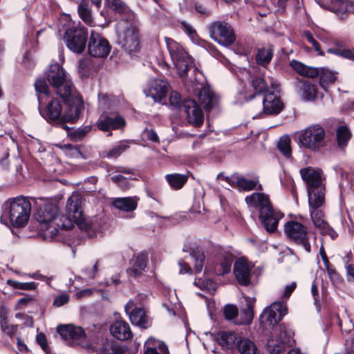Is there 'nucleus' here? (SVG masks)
<instances>
[{"mask_svg": "<svg viewBox=\"0 0 354 354\" xmlns=\"http://www.w3.org/2000/svg\"><path fill=\"white\" fill-rule=\"evenodd\" d=\"M30 212L31 204L27 198L19 196L10 202L9 218L15 227L24 226L28 221Z\"/></svg>", "mask_w": 354, "mask_h": 354, "instance_id": "nucleus-10", "label": "nucleus"}, {"mask_svg": "<svg viewBox=\"0 0 354 354\" xmlns=\"http://www.w3.org/2000/svg\"><path fill=\"white\" fill-rule=\"evenodd\" d=\"M169 84L161 79L151 80L144 89L146 96L151 97L154 102H159L166 97Z\"/></svg>", "mask_w": 354, "mask_h": 354, "instance_id": "nucleus-20", "label": "nucleus"}, {"mask_svg": "<svg viewBox=\"0 0 354 354\" xmlns=\"http://www.w3.org/2000/svg\"><path fill=\"white\" fill-rule=\"evenodd\" d=\"M36 288V284L34 282L22 283L20 282L19 290H34Z\"/></svg>", "mask_w": 354, "mask_h": 354, "instance_id": "nucleus-62", "label": "nucleus"}, {"mask_svg": "<svg viewBox=\"0 0 354 354\" xmlns=\"http://www.w3.org/2000/svg\"><path fill=\"white\" fill-rule=\"evenodd\" d=\"M273 56V46H268L258 50L256 55L257 62L259 64L265 66L270 63Z\"/></svg>", "mask_w": 354, "mask_h": 354, "instance_id": "nucleus-37", "label": "nucleus"}, {"mask_svg": "<svg viewBox=\"0 0 354 354\" xmlns=\"http://www.w3.org/2000/svg\"><path fill=\"white\" fill-rule=\"evenodd\" d=\"M297 87L301 90V97L305 101H315L318 96L317 86L307 81L299 80Z\"/></svg>", "mask_w": 354, "mask_h": 354, "instance_id": "nucleus-30", "label": "nucleus"}, {"mask_svg": "<svg viewBox=\"0 0 354 354\" xmlns=\"http://www.w3.org/2000/svg\"><path fill=\"white\" fill-rule=\"evenodd\" d=\"M98 262L96 261L91 268H86L83 270L85 277L88 279H93L97 272Z\"/></svg>", "mask_w": 354, "mask_h": 354, "instance_id": "nucleus-52", "label": "nucleus"}, {"mask_svg": "<svg viewBox=\"0 0 354 354\" xmlns=\"http://www.w3.org/2000/svg\"><path fill=\"white\" fill-rule=\"evenodd\" d=\"M325 131L319 124L311 125L299 134V144L302 147L313 151L319 150L325 145Z\"/></svg>", "mask_w": 354, "mask_h": 354, "instance_id": "nucleus-9", "label": "nucleus"}, {"mask_svg": "<svg viewBox=\"0 0 354 354\" xmlns=\"http://www.w3.org/2000/svg\"><path fill=\"white\" fill-rule=\"evenodd\" d=\"M181 26L184 32L192 39H194L197 36L196 30L192 25L185 21H181Z\"/></svg>", "mask_w": 354, "mask_h": 354, "instance_id": "nucleus-50", "label": "nucleus"}, {"mask_svg": "<svg viewBox=\"0 0 354 354\" xmlns=\"http://www.w3.org/2000/svg\"><path fill=\"white\" fill-rule=\"evenodd\" d=\"M66 148L68 150V154L74 158H79L82 156V153L79 148L76 146H72L71 145H66Z\"/></svg>", "mask_w": 354, "mask_h": 354, "instance_id": "nucleus-55", "label": "nucleus"}, {"mask_svg": "<svg viewBox=\"0 0 354 354\" xmlns=\"http://www.w3.org/2000/svg\"><path fill=\"white\" fill-rule=\"evenodd\" d=\"M244 299L246 303L245 307L241 309L238 319L234 321V323L236 325L250 324L254 317V299L249 297H245Z\"/></svg>", "mask_w": 354, "mask_h": 354, "instance_id": "nucleus-27", "label": "nucleus"}, {"mask_svg": "<svg viewBox=\"0 0 354 354\" xmlns=\"http://www.w3.org/2000/svg\"><path fill=\"white\" fill-rule=\"evenodd\" d=\"M290 66L301 76L309 78L319 77V84L324 90L337 80L335 73L327 68L308 66L295 59L290 62Z\"/></svg>", "mask_w": 354, "mask_h": 354, "instance_id": "nucleus-7", "label": "nucleus"}, {"mask_svg": "<svg viewBox=\"0 0 354 354\" xmlns=\"http://www.w3.org/2000/svg\"><path fill=\"white\" fill-rule=\"evenodd\" d=\"M78 14L80 18L88 25H91L93 19L91 11L88 8L87 4L81 3L78 6Z\"/></svg>", "mask_w": 354, "mask_h": 354, "instance_id": "nucleus-42", "label": "nucleus"}, {"mask_svg": "<svg viewBox=\"0 0 354 354\" xmlns=\"http://www.w3.org/2000/svg\"><path fill=\"white\" fill-rule=\"evenodd\" d=\"M328 52L354 61V49L329 48Z\"/></svg>", "mask_w": 354, "mask_h": 354, "instance_id": "nucleus-44", "label": "nucleus"}, {"mask_svg": "<svg viewBox=\"0 0 354 354\" xmlns=\"http://www.w3.org/2000/svg\"><path fill=\"white\" fill-rule=\"evenodd\" d=\"M166 178L170 185L174 189H177V175L176 174H167Z\"/></svg>", "mask_w": 354, "mask_h": 354, "instance_id": "nucleus-58", "label": "nucleus"}, {"mask_svg": "<svg viewBox=\"0 0 354 354\" xmlns=\"http://www.w3.org/2000/svg\"><path fill=\"white\" fill-rule=\"evenodd\" d=\"M147 262V255L145 254H138L132 265L131 268L129 270V274L133 277H138L145 271Z\"/></svg>", "mask_w": 354, "mask_h": 354, "instance_id": "nucleus-35", "label": "nucleus"}, {"mask_svg": "<svg viewBox=\"0 0 354 354\" xmlns=\"http://www.w3.org/2000/svg\"><path fill=\"white\" fill-rule=\"evenodd\" d=\"M287 312L288 308L285 302L275 301L263 310L260 319L265 325L274 326L287 314Z\"/></svg>", "mask_w": 354, "mask_h": 354, "instance_id": "nucleus-18", "label": "nucleus"}, {"mask_svg": "<svg viewBox=\"0 0 354 354\" xmlns=\"http://www.w3.org/2000/svg\"><path fill=\"white\" fill-rule=\"evenodd\" d=\"M36 339H37V342H38V344L42 348V349L44 351L47 352L48 345H47V343H46V338L44 334L39 333L37 335Z\"/></svg>", "mask_w": 354, "mask_h": 354, "instance_id": "nucleus-56", "label": "nucleus"}, {"mask_svg": "<svg viewBox=\"0 0 354 354\" xmlns=\"http://www.w3.org/2000/svg\"><path fill=\"white\" fill-rule=\"evenodd\" d=\"M167 46L169 53L170 59L173 64V68H176L177 66V51L176 48V42L170 38H165ZM155 62L159 66L162 70V73L165 75L171 73L172 67L165 59V57L162 54H159L156 57Z\"/></svg>", "mask_w": 354, "mask_h": 354, "instance_id": "nucleus-22", "label": "nucleus"}, {"mask_svg": "<svg viewBox=\"0 0 354 354\" xmlns=\"http://www.w3.org/2000/svg\"><path fill=\"white\" fill-rule=\"evenodd\" d=\"M300 174L307 185L308 201L315 204L316 198L319 201L321 197H325L326 188L320 169L308 167L301 169Z\"/></svg>", "mask_w": 354, "mask_h": 354, "instance_id": "nucleus-6", "label": "nucleus"}, {"mask_svg": "<svg viewBox=\"0 0 354 354\" xmlns=\"http://www.w3.org/2000/svg\"><path fill=\"white\" fill-rule=\"evenodd\" d=\"M292 332L285 326H279L274 335L268 340L267 350L270 354H279L288 346H291Z\"/></svg>", "mask_w": 354, "mask_h": 354, "instance_id": "nucleus-15", "label": "nucleus"}, {"mask_svg": "<svg viewBox=\"0 0 354 354\" xmlns=\"http://www.w3.org/2000/svg\"><path fill=\"white\" fill-rule=\"evenodd\" d=\"M89 68V62L88 59H83L79 61L78 71L81 75L84 76L87 75Z\"/></svg>", "mask_w": 354, "mask_h": 354, "instance_id": "nucleus-54", "label": "nucleus"}, {"mask_svg": "<svg viewBox=\"0 0 354 354\" xmlns=\"http://www.w3.org/2000/svg\"><path fill=\"white\" fill-rule=\"evenodd\" d=\"M88 53L93 57L104 58L111 50L109 41L93 30L90 32L87 47Z\"/></svg>", "mask_w": 354, "mask_h": 354, "instance_id": "nucleus-17", "label": "nucleus"}, {"mask_svg": "<svg viewBox=\"0 0 354 354\" xmlns=\"http://www.w3.org/2000/svg\"><path fill=\"white\" fill-rule=\"evenodd\" d=\"M68 104V109L62 114V108L57 100H53L44 109H40L41 116L49 123L61 127L68 131L66 122H74L80 117L84 109L83 101L79 95L69 97V100H64Z\"/></svg>", "mask_w": 354, "mask_h": 354, "instance_id": "nucleus-3", "label": "nucleus"}, {"mask_svg": "<svg viewBox=\"0 0 354 354\" xmlns=\"http://www.w3.org/2000/svg\"><path fill=\"white\" fill-rule=\"evenodd\" d=\"M133 301H129L124 307L125 312L128 314L131 323L143 328L149 327L151 322L145 310L142 308H133Z\"/></svg>", "mask_w": 354, "mask_h": 354, "instance_id": "nucleus-21", "label": "nucleus"}, {"mask_svg": "<svg viewBox=\"0 0 354 354\" xmlns=\"http://www.w3.org/2000/svg\"><path fill=\"white\" fill-rule=\"evenodd\" d=\"M57 331L64 339L69 342L68 344H80L85 339L84 330L72 324L59 326Z\"/></svg>", "mask_w": 354, "mask_h": 354, "instance_id": "nucleus-23", "label": "nucleus"}, {"mask_svg": "<svg viewBox=\"0 0 354 354\" xmlns=\"http://www.w3.org/2000/svg\"><path fill=\"white\" fill-rule=\"evenodd\" d=\"M129 147V142L127 140L121 141L115 145L111 149L106 152L104 157L108 158H118L120 154Z\"/></svg>", "mask_w": 354, "mask_h": 354, "instance_id": "nucleus-40", "label": "nucleus"}, {"mask_svg": "<svg viewBox=\"0 0 354 354\" xmlns=\"http://www.w3.org/2000/svg\"><path fill=\"white\" fill-rule=\"evenodd\" d=\"M46 77L48 82L56 90L57 95L64 100H69L70 96L78 95L73 89L71 80L67 77L65 71L59 64L50 65L46 73Z\"/></svg>", "mask_w": 354, "mask_h": 354, "instance_id": "nucleus-5", "label": "nucleus"}, {"mask_svg": "<svg viewBox=\"0 0 354 354\" xmlns=\"http://www.w3.org/2000/svg\"><path fill=\"white\" fill-rule=\"evenodd\" d=\"M117 41L129 53L137 52L140 49V40L138 29L128 21H120L117 24Z\"/></svg>", "mask_w": 354, "mask_h": 354, "instance_id": "nucleus-8", "label": "nucleus"}, {"mask_svg": "<svg viewBox=\"0 0 354 354\" xmlns=\"http://www.w3.org/2000/svg\"><path fill=\"white\" fill-rule=\"evenodd\" d=\"M178 265L180 267V273H190L192 272V268L187 263L180 262Z\"/></svg>", "mask_w": 354, "mask_h": 354, "instance_id": "nucleus-63", "label": "nucleus"}, {"mask_svg": "<svg viewBox=\"0 0 354 354\" xmlns=\"http://www.w3.org/2000/svg\"><path fill=\"white\" fill-rule=\"evenodd\" d=\"M35 87L37 93L47 95L49 93L48 86L44 79H38L35 83Z\"/></svg>", "mask_w": 354, "mask_h": 354, "instance_id": "nucleus-48", "label": "nucleus"}, {"mask_svg": "<svg viewBox=\"0 0 354 354\" xmlns=\"http://www.w3.org/2000/svg\"><path fill=\"white\" fill-rule=\"evenodd\" d=\"M237 346L241 354H259L254 343L248 339L239 340Z\"/></svg>", "mask_w": 354, "mask_h": 354, "instance_id": "nucleus-38", "label": "nucleus"}, {"mask_svg": "<svg viewBox=\"0 0 354 354\" xmlns=\"http://www.w3.org/2000/svg\"><path fill=\"white\" fill-rule=\"evenodd\" d=\"M263 111L267 114L278 113L282 109V104L278 96L273 93H266L263 100Z\"/></svg>", "mask_w": 354, "mask_h": 354, "instance_id": "nucleus-29", "label": "nucleus"}, {"mask_svg": "<svg viewBox=\"0 0 354 354\" xmlns=\"http://www.w3.org/2000/svg\"><path fill=\"white\" fill-rule=\"evenodd\" d=\"M110 332L119 340H127L133 336L129 324L124 320L115 321L110 326Z\"/></svg>", "mask_w": 354, "mask_h": 354, "instance_id": "nucleus-26", "label": "nucleus"}, {"mask_svg": "<svg viewBox=\"0 0 354 354\" xmlns=\"http://www.w3.org/2000/svg\"><path fill=\"white\" fill-rule=\"evenodd\" d=\"M245 201L248 206L259 209V218L268 232H273L277 230L279 221L283 214L273 209L268 195L252 193L245 198Z\"/></svg>", "mask_w": 354, "mask_h": 354, "instance_id": "nucleus-4", "label": "nucleus"}, {"mask_svg": "<svg viewBox=\"0 0 354 354\" xmlns=\"http://www.w3.org/2000/svg\"><path fill=\"white\" fill-rule=\"evenodd\" d=\"M145 354H169L167 346L153 337H149L145 343Z\"/></svg>", "mask_w": 354, "mask_h": 354, "instance_id": "nucleus-31", "label": "nucleus"}, {"mask_svg": "<svg viewBox=\"0 0 354 354\" xmlns=\"http://www.w3.org/2000/svg\"><path fill=\"white\" fill-rule=\"evenodd\" d=\"M81 198L77 194L72 195L67 201V215H59L58 208L48 204L37 210L36 220L41 224V230L46 232V235L54 237L59 229L70 230L74 224L77 225L82 230L86 231L90 228L89 223L83 217L80 208Z\"/></svg>", "mask_w": 354, "mask_h": 354, "instance_id": "nucleus-1", "label": "nucleus"}, {"mask_svg": "<svg viewBox=\"0 0 354 354\" xmlns=\"http://www.w3.org/2000/svg\"><path fill=\"white\" fill-rule=\"evenodd\" d=\"M209 37L219 45L229 47L236 41V35L232 26L224 21H216L208 26Z\"/></svg>", "mask_w": 354, "mask_h": 354, "instance_id": "nucleus-11", "label": "nucleus"}, {"mask_svg": "<svg viewBox=\"0 0 354 354\" xmlns=\"http://www.w3.org/2000/svg\"><path fill=\"white\" fill-rule=\"evenodd\" d=\"M238 339L236 333L226 331L220 332L217 336L218 344L227 348H232L238 343Z\"/></svg>", "mask_w": 354, "mask_h": 354, "instance_id": "nucleus-36", "label": "nucleus"}, {"mask_svg": "<svg viewBox=\"0 0 354 354\" xmlns=\"http://www.w3.org/2000/svg\"><path fill=\"white\" fill-rule=\"evenodd\" d=\"M124 125V119L118 115L106 116L97 123L98 128L102 131L120 129Z\"/></svg>", "mask_w": 354, "mask_h": 354, "instance_id": "nucleus-28", "label": "nucleus"}, {"mask_svg": "<svg viewBox=\"0 0 354 354\" xmlns=\"http://www.w3.org/2000/svg\"><path fill=\"white\" fill-rule=\"evenodd\" d=\"M234 273L240 285L247 286L250 283V268L244 259L241 258L235 261Z\"/></svg>", "mask_w": 354, "mask_h": 354, "instance_id": "nucleus-25", "label": "nucleus"}, {"mask_svg": "<svg viewBox=\"0 0 354 354\" xmlns=\"http://www.w3.org/2000/svg\"><path fill=\"white\" fill-rule=\"evenodd\" d=\"M251 85L253 87L255 93L258 94L266 91L268 87L264 77L261 76L254 77L251 81Z\"/></svg>", "mask_w": 354, "mask_h": 354, "instance_id": "nucleus-43", "label": "nucleus"}, {"mask_svg": "<svg viewBox=\"0 0 354 354\" xmlns=\"http://www.w3.org/2000/svg\"><path fill=\"white\" fill-rule=\"evenodd\" d=\"M90 130L91 127L89 126H86L82 129H78L71 132L69 135L73 140L77 141L82 139Z\"/></svg>", "mask_w": 354, "mask_h": 354, "instance_id": "nucleus-49", "label": "nucleus"}, {"mask_svg": "<svg viewBox=\"0 0 354 354\" xmlns=\"http://www.w3.org/2000/svg\"><path fill=\"white\" fill-rule=\"evenodd\" d=\"M278 149L286 158L291 156L290 139L288 136L281 137L278 142Z\"/></svg>", "mask_w": 354, "mask_h": 354, "instance_id": "nucleus-41", "label": "nucleus"}, {"mask_svg": "<svg viewBox=\"0 0 354 354\" xmlns=\"http://www.w3.org/2000/svg\"><path fill=\"white\" fill-rule=\"evenodd\" d=\"M69 301V296L68 294H62L57 296L53 301V305L57 307H60L68 303Z\"/></svg>", "mask_w": 354, "mask_h": 354, "instance_id": "nucleus-53", "label": "nucleus"}, {"mask_svg": "<svg viewBox=\"0 0 354 354\" xmlns=\"http://www.w3.org/2000/svg\"><path fill=\"white\" fill-rule=\"evenodd\" d=\"M320 254L322 256V261L324 263V266L326 267V269L328 270V272H330V262L328 261V259L325 253L324 249L323 247H322L319 250Z\"/></svg>", "mask_w": 354, "mask_h": 354, "instance_id": "nucleus-60", "label": "nucleus"}, {"mask_svg": "<svg viewBox=\"0 0 354 354\" xmlns=\"http://www.w3.org/2000/svg\"><path fill=\"white\" fill-rule=\"evenodd\" d=\"M322 8L335 12L341 19L346 13L354 12V1L347 0H315Z\"/></svg>", "mask_w": 354, "mask_h": 354, "instance_id": "nucleus-19", "label": "nucleus"}, {"mask_svg": "<svg viewBox=\"0 0 354 354\" xmlns=\"http://www.w3.org/2000/svg\"><path fill=\"white\" fill-rule=\"evenodd\" d=\"M225 317L228 320L234 321L238 319V308L234 305H226L224 308Z\"/></svg>", "mask_w": 354, "mask_h": 354, "instance_id": "nucleus-46", "label": "nucleus"}, {"mask_svg": "<svg viewBox=\"0 0 354 354\" xmlns=\"http://www.w3.org/2000/svg\"><path fill=\"white\" fill-rule=\"evenodd\" d=\"M284 232L289 239L301 246L306 252H311L308 232L302 224L297 221H288L284 225Z\"/></svg>", "mask_w": 354, "mask_h": 354, "instance_id": "nucleus-13", "label": "nucleus"}, {"mask_svg": "<svg viewBox=\"0 0 354 354\" xmlns=\"http://www.w3.org/2000/svg\"><path fill=\"white\" fill-rule=\"evenodd\" d=\"M297 286V283L295 282H292L290 284L286 286L282 297L284 298H288L292 294V292L295 290Z\"/></svg>", "mask_w": 354, "mask_h": 354, "instance_id": "nucleus-57", "label": "nucleus"}, {"mask_svg": "<svg viewBox=\"0 0 354 354\" xmlns=\"http://www.w3.org/2000/svg\"><path fill=\"white\" fill-rule=\"evenodd\" d=\"M107 6L113 10L118 12H125L128 8L121 0H109L106 1Z\"/></svg>", "mask_w": 354, "mask_h": 354, "instance_id": "nucleus-45", "label": "nucleus"}, {"mask_svg": "<svg viewBox=\"0 0 354 354\" xmlns=\"http://www.w3.org/2000/svg\"><path fill=\"white\" fill-rule=\"evenodd\" d=\"M311 294L314 299V304L316 306V308L318 311L321 310V302H320V296L319 295L317 286L315 283H313L311 286Z\"/></svg>", "mask_w": 354, "mask_h": 354, "instance_id": "nucleus-51", "label": "nucleus"}, {"mask_svg": "<svg viewBox=\"0 0 354 354\" xmlns=\"http://www.w3.org/2000/svg\"><path fill=\"white\" fill-rule=\"evenodd\" d=\"M258 184L259 180L257 179L249 180L241 176L236 177L237 189L240 192H249L254 189L263 190L262 185Z\"/></svg>", "mask_w": 354, "mask_h": 354, "instance_id": "nucleus-34", "label": "nucleus"}, {"mask_svg": "<svg viewBox=\"0 0 354 354\" xmlns=\"http://www.w3.org/2000/svg\"><path fill=\"white\" fill-rule=\"evenodd\" d=\"M112 204L116 209L123 212H132L137 207V201L132 197L113 198Z\"/></svg>", "mask_w": 354, "mask_h": 354, "instance_id": "nucleus-32", "label": "nucleus"}, {"mask_svg": "<svg viewBox=\"0 0 354 354\" xmlns=\"http://www.w3.org/2000/svg\"><path fill=\"white\" fill-rule=\"evenodd\" d=\"M86 29L84 27H78L68 29L65 32L64 39L68 49L80 54L86 47Z\"/></svg>", "mask_w": 354, "mask_h": 354, "instance_id": "nucleus-16", "label": "nucleus"}, {"mask_svg": "<svg viewBox=\"0 0 354 354\" xmlns=\"http://www.w3.org/2000/svg\"><path fill=\"white\" fill-rule=\"evenodd\" d=\"M232 261L233 258L231 254L224 256L216 266V274L224 275L230 272Z\"/></svg>", "mask_w": 354, "mask_h": 354, "instance_id": "nucleus-39", "label": "nucleus"}, {"mask_svg": "<svg viewBox=\"0 0 354 354\" xmlns=\"http://www.w3.org/2000/svg\"><path fill=\"white\" fill-rule=\"evenodd\" d=\"M200 72L189 56L178 57V78L183 83L181 93H197L198 102L206 111L212 110L218 103V97L211 87L198 80Z\"/></svg>", "mask_w": 354, "mask_h": 354, "instance_id": "nucleus-2", "label": "nucleus"}, {"mask_svg": "<svg viewBox=\"0 0 354 354\" xmlns=\"http://www.w3.org/2000/svg\"><path fill=\"white\" fill-rule=\"evenodd\" d=\"M346 268L348 274V280L351 281L354 279V267L351 265H347Z\"/></svg>", "mask_w": 354, "mask_h": 354, "instance_id": "nucleus-64", "label": "nucleus"}, {"mask_svg": "<svg viewBox=\"0 0 354 354\" xmlns=\"http://www.w3.org/2000/svg\"><path fill=\"white\" fill-rule=\"evenodd\" d=\"M178 108L184 111L187 122L193 127H201L204 122V113L198 104L193 99H182L178 93Z\"/></svg>", "mask_w": 354, "mask_h": 354, "instance_id": "nucleus-14", "label": "nucleus"}, {"mask_svg": "<svg viewBox=\"0 0 354 354\" xmlns=\"http://www.w3.org/2000/svg\"><path fill=\"white\" fill-rule=\"evenodd\" d=\"M352 137V133L346 124H341L336 129V140L337 147L345 149Z\"/></svg>", "mask_w": 354, "mask_h": 354, "instance_id": "nucleus-33", "label": "nucleus"}, {"mask_svg": "<svg viewBox=\"0 0 354 354\" xmlns=\"http://www.w3.org/2000/svg\"><path fill=\"white\" fill-rule=\"evenodd\" d=\"M194 284L198 286L201 289L208 288L209 286H212V282L209 280H202L199 279L198 280H195Z\"/></svg>", "mask_w": 354, "mask_h": 354, "instance_id": "nucleus-59", "label": "nucleus"}, {"mask_svg": "<svg viewBox=\"0 0 354 354\" xmlns=\"http://www.w3.org/2000/svg\"><path fill=\"white\" fill-rule=\"evenodd\" d=\"M316 203L313 204L308 201L310 217L314 226L319 229L322 234L329 235L332 239H335L337 236V233L329 225L328 222L325 220V216L323 211L320 209L324 203L325 197H321L319 201L317 198L315 200Z\"/></svg>", "mask_w": 354, "mask_h": 354, "instance_id": "nucleus-12", "label": "nucleus"}, {"mask_svg": "<svg viewBox=\"0 0 354 354\" xmlns=\"http://www.w3.org/2000/svg\"><path fill=\"white\" fill-rule=\"evenodd\" d=\"M303 37L306 38L308 41L312 44L314 50L319 55H323L324 53L322 51L319 44L315 40L313 35L308 30H306L303 32Z\"/></svg>", "mask_w": 354, "mask_h": 354, "instance_id": "nucleus-47", "label": "nucleus"}, {"mask_svg": "<svg viewBox=\"0 0 354 354\" xmlns=\"http://www.w3.org/2000/svg\"><path fill=\"white\" fill-rule=\"evenodd\" d=\"M182 251L187 253L194 261V267L196 272L199 273L202 271L205 257L203 250L196 245L193 241H187L183 243Z\"/></svg>", "mask_w": 354, "mask_h": 354, "instance_id": "nucleus-24", "label": "nucleus"}, {"mask_svg": "<svg viewBox=\"0 0 354 354\" xmlns=\"http://www.w3.org/2000/svg\"><path fill=\"white\" fill-rule=\"evenodd\" d=\"M93 290L91 288H86L79 291L76 293V297L77 299H82L83 297H88L93 293Z\"/></svg>", "mask_w": 354, "mask_h": 354, "instance_id": "nucleus-61", "label": "nucleus"}]
</instances>
